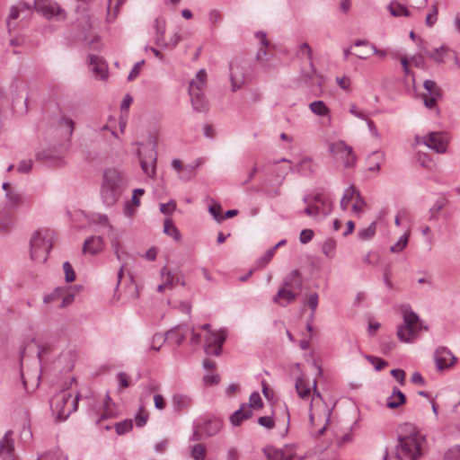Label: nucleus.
<instances>
[{
  "label": "nucleus",
  "instance_id": "obj_1",
  "mask_svg": "<svg viewBox=\"0 0 460 460\" xmlns=\"http://www.w3.org/2000/svg\"><path fill=\"white\" fill-rule=\"evenodd\" d=\"M426 439L411 423H403L397 431V444L394 455L386 451L384 460H418L422 456Z\"/></svg>",
  "mask_w": 460,
  "mask_h": 460
},
{
  "label": "nucleus",
  "instance_id": "obj_2",
  "mask_svg": "<svg viewBox=\"0 0 460 460\" xmlns=\"http://www.w3.org/2000/svg\"><path fill=\"white\" fill-rule=\"evenodd\" d=\"M125 186L126 180L119 171L114 168L105 170L101 191L103 203L108 207L116 204Z\"/></svg>",
  "mask_w": 460,
  "mask_h": 460
},
{
  "label": "nucleus",
  "instance_id": "obj_3",
  "mask_svg": "<svg viewBox=\"0 0 460 460\" xmlns=\"http://www.w3.org/2000/svg\"><path fill=\"white\" fill-rule=\"evenodd\" d=\"M402 312L403 323L398 326L397 337L402 342L411 343L421 332L422 323L419 315L411 309L410 305H403Z\"/></svg>",
  "mask_w": 460,
  "mask_h": 460
},
{
  "label": "nucleus",
  "instance_id": "obj_4",
  "mask_svg": "<svg viewBox=\"0 0 460 460\" xmlns=\"http://www.w3.org/2000/svg\"><path fill=\"white\" fill-rule=\"evenodd\" d=\"M79 395L72 398L67 390H62L50 400V408L58 420H65L73 411H76Z\"/></svg>",
  "mask_w": 460,
  "mask_h": 460
},
{
  "label": "nucleus",
  "instance_id": "obj_5",
  "mask_svg": "<svg viewBox=\"0 0 460 460\" xmlns=\"http://www.w3.org/2000/svg\"><path fill=\"white\" fill-rule=\"evenodd\" d=\"M51 234L49 230L34 232L31 238V258L38 262H45L52 248Z\"/></svg>",
  "mask_w": 460,
  "mask_h": 460
},
{
  "label": "nucleus",
  "instance_id": "obj_6",
  "mask_svg": "<svg viewBox=\"0 0 460 460\" xmlns=\"http://www.w3.org/2000/svg\"><path fill=\"white\" fill-rule=\"evenodd\" d=\"M207 73L204 69H200L194 79L190 83L189 94L193 109L199 112L208 111V102L204 98L202 89L205 85Z\"/></svg>",
  "mask_w": 460,
  "mask_h": 460
},
{
  "label": "nucleus",
  "instance_id": "obj_7",
  "mask_svg": "<svg viewBox=\"0 0 460 460\" xmlns=\"http://www.w3.org/2000/svg\"><path fill=\"white\" fill-rule=\"evenodd\" d=\"M248 62L244 56L239 55L233 58L229 64L230 81L232 91L235 92L245 84Z\"/></svg>",
  "mask_w": 460,
  "mask_h": 460
},
{
  "label": "nucleus",
  "instance_id": "obj_8",
  "mask_svg": "<svg viewBox=\"0 0 460 460\" xmlns=\"http://www.w3.org/2000/svg\"><path fill=\"white\" fill-rule=\"evenodd\" d=\"M33 9L48 20L60 22L66 19V12L52 0H34Z\"/></svg>",
  "mask_w": 460,
  "mask_h": 460
},
{
  "label": "nucleus",
  "instance_id": "obj_9",
  "mask_svg": "<svg viewBox=\"0 0 460 460\" xmlns=\"http://www.w3.org/2000/svg\"><path fill=\"white\" fill-rule=\"evenodd\" d=\"M329 152L338 159H341L345 168H352L355 166L357 156L350 146L344 141L339 140L330 144Z\"/></svg>",
  "mask_w": 460,
  "mask_h": 460
},
{
  "label": "nucleus",
  "instance_id": "obj_10",
  "mask_svg": "<svg viewBox=\"0 0 460 460\" xmlns=\"http://www.w3.org/2000/svg\"><path fill=\"white\" fill-rule=\"evenodd\" d=\"M416 142L425 145L438 154H444L447 151L449 137L445 132H430L424 137H416Z\"/></svg>",
  "mask_w": 460,
  "mask_h": 460
},
{
  "label": "nucleus",
  "instance_id": "obj_11",
  "mask_svg": "<svg viewBox=\"0 0 460 460\" xmlns=\"http://www.w3.org/2000/svg\"><path fill=\"white\" fill-rule=\"evenodd\" d=\"M352 200L354 201L352 205L353 212L356 214H362L364 212L365 207L367 206V203L364 198L361 196L359 190L354 185H350L344 190L340 203L341 208L344 211L347 210L349 202Z\"/></svg>",
  "mask_w": 460,
  "mask_h": 460
},
{
  "label": "nucleus",
  "instance_id": "obj_12",
  "mask_svg": "<svg viewBox=\"0 0 460 460\" xmlns=\"http://www.w3.org/2000/svg\"><path fill=\"white\" fill-rule=\"evenodd\" d=\"M263 453L269 460H303L296 454L294 446H285L283 448L270 446L263 448Z\"/></svg>",
  "mask_w": 460,
  "mask_h": 460
},
{
  "label": "nucleus",
  "instance_id": "obj_13",
  "mask_svg": "<svg viewBox=\"0 0 460 460\" xmlns=\"http://www.w3.org/2000/svg\"><path fill=\"white\" fill-rule=\"evenodd\" d=\"M138 157L140 161V166L143 172L148 177H155L157 160L155 145L154 144L150 148L144 152L138 150Z\"/></svg>",
  "mask_w": 460,
  "mask_h": 460
},
{
  "label": "nucleus",
  "instance_id": "obj_14",
  "mask_svg": "<svg viewBox=\"0 0 460 460\" xmlns=\"http://www.w3.org/2000/svg\"><path fill=\"white\" fill-rule=\"evenodd\" d=\"M425 93L421 94L424 105L429 109L436 107L438 101L442 97L441 89L433 80H425L423 83Z\"/></svg>",
  "mask_w": 460,
  "mask_h": 460
},
{
  "label": "nucleus",
  "instance_id": "obj_15",
  "mask_svg": "<svg viewBox=\"0 0 460 460\" xmlns=\"http://www.w3.org/2000/svg\"><path fill=\"white\" fill-rule=\"evenodd\" d=\"M226 339V333L224 331L210 332L206 338L205 353L207 355L219 356Z\"/></svg>",
  "mask_w": 460,
  "mask_h": 460
},
{
  "label": "nucleus",
  "instance_id": "obj_16",
  "mask_svg": "<svg viewBox=\"0 0 460 460\" xmlns=\"http://www.w3.org/2000/svg\"><path fill=\"white\" fill-rule=\"evenodd\" d=\"M2 188L6 199L5 208L16 209L22 206L23 194L20 190L8 182H4Z\"/></svg>",
  "mask_w": 460,
  "mask_h": 460
},
{
  "label": "nucleus",
  "instance_id": "obj_17",
  "mask_svg": "<svg viewBox=\"0 0 460 460\" xmlns=\"http://www.w3.org/2000/svg\"><path fill=\"white\" fill-rule=\"evenodd\" d=\"M436 367L442 371L452 367L456 358L447 347H438L434 354Z\"/></svg>",
  "mask_w": 460,
  "mask_h": 460
},
{
  "label": "nucleus",
  "instance_id": "obj_18",
  "mask_svg": "<svg viewBox=\"0 0 460 460\" xmlns=\"http://www.w3.org/2000/svg\"><path fill=\"white\" fill-rule=\"evenodd\" d=\"M12 435L13 432L9 430L0 440V457L3 460H17Z\"/></svg>",
  "mask_w": 460,
  "mask_h": 460
},
{
  "label": "nucleus",
  "instance_id": "obj_19",
  "mask_svg": "<svg viewBox=\"0 0 460 460\" xmlns=\"http://www.w3.org/2000/svg\"><path fill=\"white\" fill-rule=\"evenodd\" d=\"M281 287L299 294L303 288V279L300 272L297 270H291L284 278Z\"/></svg>",
  "mask_w": 460,
  "mask_h": 460
},
{
  "label": "nucleus",
  "instance_id": "obj_20",
  "mask_svg": "<svg viewBox=\"0 0 460 460\" xmlns=\"http://www.w3.org/2000/svg\"><path fill=\"white\" fill-rule=\"evenodd\" d=\"M190 333V326L186 323L176 325L167 331L164 335L169 341H174L177 345H181Z\"/></svg>",
  "mask_w": 460,
  "mask_h": 460
},
{
  "label": "nucleus",
  "instance_id": "obj_21",
  "mask_svg": "<svg viewBox=\"0 0 460 460\" xmlns=\"http://www.w3.org/2000/svg\"><path fill=\"white\" fill-rule=\"evenodd\" d=\"M89 67L95 77L101 80H105L108 77L107 66L101 58L91 55L89 58Z\"/></svg>",
  "mask_w": 460,
  "mask_h": 460
},
{
  "label": "nucleus",
  "instance_id": "obj_22",
  "mask_svg": "<svg viewBox=\"0 0 460 460\" xmlns=\"http://www.w3.org/2000/svg\"><path fill=\"white\" fill-rule=\"evenodd\" d=\"M298 295L297 292L280 287L277 294L273 296V302L280 306H287L288 304L294 302Z\"/></svg>",
  "mask_w": 460,
  "mask_h": 460
},
{
  "label": "nucleus",
  "instance_id": "obj_23",
  "mask_svg": "<svg viewBox=\"0 0 460 460\" xmlns=\"http://www.w3.org/2000/svg\"><path fill=\"white\" fill-rule=\"evenodd\" d=\"M104 248V241L102 236H91L86 238L83 245V252L95 255Z\"/></svg>",
  "mask_w": 460,
  "mask_h": 460
},
{
  "label": "nucleus",
  "instance_id": "obj_24",
  "mask_svg": "<svg viewBox=\"0 0 460 460\" xmlns=\"http://www.w3.org/2000/svg\"><path fill=\"white\" fill-rule=\"evenodd\" d=\"M312 199L314 205H319V210L323 214V217H326L332 212L333 203L330 197L317 192L312 195Z\"/></svg>",
  "mask_w": 460,
  "mask_h": 460
},
{
  "label": "nucleus",
  "instance_id": "obj_25",
  "mask_svg": "<svg viewBox=\"0 0 460 460\" xmlns=\"http://www.w3.org/2000/svg\"><path fill=\"white\" fill-rule=\"evenodd\" d=\"M155 43L161 48H167V41L164 39L165 22L158 17L155 20Z\"/></svg>",
  "mask_w": 460,
  "mask_h": 460
},
{
  "label": "nucleus",
  "instance_id": "obj_26",
  "mask_svg": "<svg viewBox=\"0 0 460 460\" xmlns=\"http://www.w3.org/2000/svg\"><path fill=\"white\" fill-rule=\"evenodd\" d=\"M252 415V411L247 408L245 404H243L239 410L230 416V422L233 426H240L243 420H248Z\"/></svg>",
  "mask_w": 460,
  "mask_h": 460
},
{
  "label": "nucleus",
  "instance_id": "obj_27",
  "mask_svg": "<svg viewBox=\"0 0 460 460\" xmlns=\"http://www.w3.org/2000/svg\"><path fill=\"white\" fill-rule=\"evenodd\" d=\"M450 53H454V50L450 49L445 45H442L431 51H427V56L433 59L436 63H443L446 58L450 57Z\"/></svg>",
  "mask_w": 460,
  "mask_h": 460
},
{
  "label": "nucleus",
  "instance_id": "obj_28",
  "mask_svg": "<svg viewBox=\"0 0 460 460\" xmlns=\"http://www.w3.org/2000/svg\"><path fill=\"white\" fill-rule=\"evenodd\" d=\"M14 216L9 208H3L0 210V232H5L13 226Z\"/></svg>",
  "mask_w": 460,
  "mask_h": 460
},
{
  "label": "nucleus",
  "instance_id": "obj_29",
  "mask_svg": "<svg viewBox=\"0 0 460 460\" xmlns=\"http://www.w3.org/2000/svg\"><path fill=\"white\" fill-rule=\"evenodd\" d=\"M172 403L174 411H181L191 405L192 399L184 394H175L172 396Z\"/></svg>",
  "mask_w": 460,
  "mask_h": 460
},
{
  "label": "nucleus",
  "instance_id": "obj_30",
  "mask_svg": "<svg viewBox=\"0 0 460 460\" xmlns=\"http://www.w3.org/2000/svg\"><path fill=\"white\" fill-rule=\"evenodd\" d=\"M406 402V396L397 387L393 388L392 394L387 398L386 406L389 409H396Z\"/></svg>",
  "mask_w": 460,
  "mask_h": 460
},
{
  "label": "nucleus",
  "instance_id": "obj_31",
  "mask_svg": "<svg viewBox=\"0 0 460 460\" xmlns=\"http://www.w3.org/2000/svg\"><path fill=\"white\" fill-rule=\"evenodd\" d=\"M385 160V154L381 151H374L367 157V170L377 172L381 168V164Z\"/></svg>",
  "mask_w": 460,
  "mask_h": 460
},
{
  "label": "nucleus",
  "instance_id": "obj_32",
  "mask_svg": "<svg viewBox=\"0 0 460 460\" xmlns=\"http://www.w3.org/2000/svg\"><path fill=\"white\" fill-rule=\"evenodd\" d=\"M316 70L313 59L308 60V63L301 69V80L307 85H313Z\"/></svg>",
  "mask_w": 460,
  "mask_h": 460
},
{
  "label": "nucleus",
  "instance_id": "obj_33",
  "mask_svg": "<svg viewBox=\"0 0 460 460\" xmlns=\"http://www.w3.org/2000/svg\"><path fill=\"white\" fill-rule=\"evenodd\" d=\"M202 164V160L198 158L191 164L184 165L182 172H181L180 179L182 181H190L196 173V170Z\"/></svg>",
  "mask_w": 460,
  "mask_h": 460
},
{
  "label": "nucleus",
  "instance_id": "obj_34",
  "mask_svg": "<svg viewBox=\"0 0 460 460\" xmlns=\"http://www.w3.org/2000/svg\"><path fill=\"white\" fill-rule=\"evenodd\" d=\"M222 428V422L218 419H212L207 420L202 426V430L208 437H212L217 434Z\"/></svg>",
  "mask_w": 460,
  "mask_h": 460
},
{
  "label": "nucleus",
  "instance_id": "obj_35",
  "mask_svg": "<svg viewBox=\"0 0 460 460\" xmlns=\"http://www.w3.org/2000/svg\"><path fill=\"white\" fill-rule=\"evenodd\" d=\"M295 386L300 398H309L311 394V388L309 386V384L302 376H298L296 379Z\"/></svg>",
  "mask_w": 460,
  "mask_h": 460
},
{
  "label": "nucleus",
  "instance_id": "obj_36",
  "mask_svg": "<svg viewBox=\"0 0 460 460\" xmlns=\"http://www.w3.org/2000/svg\"><path fill=\"white\" fill-rule=\"evenodd\" d=\"M310 111L320 117L328 116L330 114V109L323 101H314L309 104Z\"/></svg>",
  "mask_w": 460,
  "mask_h": 460
},
{
  "label": "nucleus",
  "instance_id": "obj_37",
  "mask_svg": "<svg viewBox=\"0 0 460 460\" xmlns=\"http://www.w3.org/2000/svg\"><path fill=\"white\" fill-rule=\"evenodd\" d=\"M388 9L393 16H409L410 13L408 9L396 1H393L389 4Z\"/></svg>",
  "mask_w": 460,
  "mask_h": 460
},
{
  "label": "nucleus",
  "instance_id": "obj_38",
  "mask_svg": "<svg viewBox=\"0 0 460 460\" xmlns=\"http://www.w3.org/2000/svg\"><path fill=\"white\" fill-rule=\"evenodd\" d=\"M164 232L167 235L172 236L175 241H179L181 239L180 232L170 218L164 220Z\"/></svg>",
  "mask_w": 460,
  "mask_h": 460
},
{
  "label": "nucleus",
  "instance_id": "obj_39",
  "mask_svg": "<svg viewBox=\"0 0 460 460\" xmlns=\"http://www.w3.org/2000/svg\"><path fill=\"white\" fill-rule=\"evenodd\" d=\"M161 273L164 278V282L168 288H172L176 283H180L181 278L176 276L175 273L167 270L166 268H163Z\"/></svg>",
  "mask_w": 460,
  "mask_h": 460
},
{
  "label": "nucleus",
  "instance_id": "obj_40",
  "mask_svg": "<svg viewBox=\"0 0 460 460\" xmlns=\"http://www.w3.org/2000/svg\"><path fill=\"white\" fill-rule=\"evenodd\" d=\"M376 232V222H372L367 228L358 233V238L362 241L371 240Z\"/></svg>",
  "mask_w": 460,
  "mask_h": 460
},
{
  "label": "nucleus",
  "instance_id": "obj_41",
  "mask_svg": "<svg viewBox=\"0 0 460 460\" xmlns=\"http://www.w3.org/2000/svg\"><path fill=\"white\" fill-rule=\"evenodd\" d=\"M206 447L203 444H196L190 447V456L194 460H204L206 457Z\"/></svg>",
  "mask_w": 460,
  "mask_h": 460
},
{
  "label": "nucleus",
  "instance_id": "obj_42",
  "mask_svg": "<svg viewBox=\"0 0 460 460\" xmlns=\"http://www.w3.org/2000/svg\"><path fill=\"white\" fill-rule=\"evenodd\" d=\"M354 46L359 47V46H366L369 47L372 50L373 54L377 55L380 58H385L386 56V51L383 49H378L376 48L375 45L370 44L367 40H358L354 42Z\"/></svg>",
  "mask_w": 460,
  "mask_h": 460
},
{
  "label": "nucleus",
  "instance_id": "obj_43",
  "mask_svg": "<svg viewBox=\"0 0 460 460\" xmlns=\"http://www.w3.org/2000/svg\"><path fill=\"white\" fill-rule=\"evenodd\" d=\"M38 460H67V458L59 450H54L40 455Z\"/></svg>",
  "mask_w": 460,
  "mask_h": 460
},
{
  "label": "nucleus",
  "instance_id": "obj_44",
  "mask_svg": "<svg viewBox=\"0 0 460 460\" xmlns=\"http://www.w3.org/2000/svg\"><path fill=\"white\" fill-rule=\"evenodd\" d=\"M408 242H409V234L405 233L399 238V240L397 241L396 243H394V245H392L390 247V251L392 252H400L407 246Z\"/></svg>",
  "mask_w": 460,
  "mask_h": 460
},
{
  "label": "nucleus",
  "instance_id": "obj_45",
  "mask_svg": "<svg viewBox=\"0 0 460 460\" xmlns=\"http://www.w3.org/2000/svg\"><path fill=\"white\" fill-rule=\"evenodd\" d=\"M110 239L111 247L113 248L114 254L116 255L117 259L119 261H123L125 252L122 251V248L119 242V238L115 235H111L110 236Z\"/></svg>",
  "mask_w": 460,
  "mask_h": 460
},
{
  "label": "nucleus",
  "instance_id": "obj_46",
  "mask_svg": "<svg viewBox=\"0 0 460 460\" xmlns=\"http://www.w3.org/2000/svg\"><path fill=\"white\" fill-rule=\"evenodd\" d=\"M208 212L217 222H221L224 219L222 215V208L219 203H215L208 207Z\"/></svg>",
  "mask_w": 460,
  "mask_h": 460
},
{
  "label": "nucleus",
  "instance_id": "obj_47",
  "mask_svg": "<svg viewBox=\"0 0 460 460\" xmlns=\"http://www.w3.org/2000/svg\"><path fill=\"white\" fill-rule=\"evenodd\" d=\"M366 358L374 366L376 371L382 370L388 365V363L385 360L377 357L367 355L366 356Z\"/></svg>",
  "mask_w": 460,
  "mask_h": 460
},
{
  "label": "nucleus",
  "instance_id": "obj_48",
  "mask_svg": "<svg viewBox=\"0 0 460 460\" xmlns=\"http://www.w3.org/2000/svg\"><path fill=\"white\" fill-rule=\"evenodd\" d=\"M250 403L249 406H246L247 408H261L263 405L262 400L261 398V395L258 392H253L249 398Z\"/></svg>",
  "mask_w": 460,
  "mask_h": 460
},
{
  "label": "nucleus",
  "instance_id": "obj_49",
  "mask_svg": "<svg viewBox=\"0 0 460 460\" xmlns=\"http://www.w3.org/2000/svg\"><path fill=\"white\" fill-rule=\"evenodd\" d=\"M306 304H307V305L312 310V313L310 314V321H313V318H314V312H315V310L317 308V305H318V295H317V293H313V294L309 295V296L307 297V300H306Z\"/></svg>",
  "mask_w": 460,
  "mask_h": 460
},
{
  "label": "nucleus",
  "instance_id": "obj_50",
  "mask_svg": "<svg viewBox=\"0 0 460 460\" xmlns=\"http://www.w3.org/2000/svg\"><path fill=\"white\" fill-rule=\"evenodd\" d=\"M276 252V247H272L267 251V252L259 259L257 264L259 268L265 267L269 261L272 259Z\"/></svg>",
  "mask_w": 460,
  "mask_h": 460
},
{
  "label": "nucleus",
  "instance_id": "obj_51",
  "mask_svg": "<svg viewBox=\"0 0 460 460\" xmlns=\"http://www.w3.org/2000/svg\"><path fill=\"white\" fill-rule=\"evenodd\" d=\"M132 420H124L117 423L115 426V429L119 435H122L129 431L132 429Z\"/></svg>",
  "mask_w": 460,
  "mask_h": 460
},
{
  "label": "nucleus",
  "instance_id": "obj_52",
  "mask_svg": "<svg viewBox=\"0 0 460 460\" xmlns=\"http://www.w3.org/2000/svg\"><path fill=\"white\" fill-rule=\"evenodd\" d=\"M59 124L61 127L66 128V131L67 135H69V136L72 135L73 130H74V121L72 120L71 118H69L66 115H63L60 118Z\"/></svg>",
  "mask_w": 460,
  "mask_h": 460
},
{
  "label": "nucleus",
  "instance_id": "obj_53",
  "mask_svg": "<svg viewBox=\"0 0 460 460\" xmlns=\"http://www.w3.org/2000/svg\"><path fill=\"white\" fill-rule=\"evenodd\" d=\"M444 200L443 199H438L434 205L430 208L429 213H430V219H437L438 217V214L440 210L444 208Z\"/></svg>",
  "mask_w": 460,
  "mask_h": 460
},
{
  "label": "nucleus",
  "instance_id": "obj_54",
  "mask_svg": "<svg viewBox=\"0 0 460 460\" xmlns=\"http://www.w3.org/2000/svg\"><path fill=\"white\" fill-rule=\"evenodd\" d=\"M65 279L66 282H73L75 279V273L68 261L63 263Z\"/></svg>",
  "mask_w": 460,
  "mask_h": 460
},
{
  "label": "nucleus",
  "instance_id": "obj_55",
  "mask_svg": "<svg viewBox=\"0 0 460 460\" xmlns=\"http://www.w3.org/2000/svg\"><path fill=\"white\" fill-rule=\"evenodd\" d=\"M438 16V6L437 4H433L431 6L430 13L427 15L425 22L428 27H432L436 21Z\"/></svg>",
  "mask_w": 460,
  "mask_h": 460
},
{
  "label": "nucleus",
  "instance_id": "obj_56",
  "mask_svg": "<svg viewBox=\"0 0 460 460\" xmlns=\"http://www.w3.org/2000/svg\"><path fill=\"white\" fill-rule=\"evenodd\" d=\"M304 213L305 215H307L308 217H323V214L321 213V211L319 210V205H314V203L313 204H309L304 210Z\"/></svg>",
  "mask_w": 460,
  "mask_h": 460
},
{
  "label": "nucleus",
  "instance_id": "obj_57",
  "mask_svg": "<svg viewBox=\"0 0 460 460\" xmlns=\"http://www.w3.org/2000/svg\"><path fill=\"white\" fill-rule=\"evenodd\" d=\"M18 11L21 13L22 19H27L31 13V6L27 3L21 2L17 4Z\"/></svg>",
  "mask_w": 460,
  "mask_h": 460
},
{
  "label": "nucleus",
  "instance_id": "obj_58",
  "mask_svg": "<svg viewBox=\"0 0 460 460\" xmlns=\"http://www.w3.org/2000/svg\"><path fill=\"white\" fill-rule=\"evenodd\" d=\"M446 460H460V446H455L445 454Z\"/></svg>",
  "mask_w": 460,
  "mask_h": 460
},
{
  "label": "nucleus",
  "instance_id": "obj_59",
  "mask_svg": "<svg viewBox=\"0 0 460 460\" xmlns=\"http://www.w3.org/2000/svg\"><path fill=\"white\" fill-rule=\"evenodd\" d=\"M176 209V203L174 200H170L168 203L160 204V212L164 215H171Z\"/></svg>",
  "mask_w": 460,
  "mask_h": 460
},
{
  "label": "nucleus",
  "instance_id": "obj_60",
  "mask_svg": "<svg viewBox=\"0 0 460 460\" xmlns=\"http://www.w3.org/2000/svg\"><path fill=\"white\" fill-rule=\"evenodd\" d=\"M411 61L417 68L426 69V61L421 53H418L411 58Z\"/></svg>",
  "mask_w": 460,
  "mask_h": 460
},
{
  "label": "nucleus",
  "instance_id": "obj_61",
  "mask_svg": "<svg viewBox=\"0 0 460 460\" xmlns=\"http://www.w3.org/2000/svg\"><path fill=\"white\" fill-rule=\"evenodd\" d=\"M144 63H145V61L141 60L135 64V66H133V68L131 69V71L129 72V74L128 75V81H133L134 79H136L138 76L141 66L144 65Z\"/></svg>",
  "mask_w": 460,
  "mask_h": 460
},
{
  "label": "nucleus",
  "instance_id": "obj_62",
  "mask_svg": "<svg viewBox=\"0 0 460 460\" xmlns=\"http://www.w3.org/2000/svg\"><path fill=\"white\" fill-rule=\"evenodd\" d=\"M314 237V231L311 229H304L301 231L299 235L300 243L305 244L308 243Z\"/></svg>",
  "mask_w": 460,
  "mask_h": 460
},
{
  "label": "nucleus",
  "instance_id": "obj_63",
  "mask_svg": "<svg viewBox=\"0 0 460 460\" xmlns=\"http://www.w3.org/2000/svg\"><path fill=\"white\" fill-rule=\"evenodd\" d=\"M334 248H335V242L333 240H327L326 242H324V243L323 245V252L326 256L332 257Z\"/></svg>",
  "mask_w": 460,
  "mask_h": 460
},
{
  "label": "nucleus",
  "instance_id": "obj_64",
  "mask_svg": "<svg viewBox=\"0 0 460 460\" xmlns=\"http://www.w3.org/2000/svg\"><path fill=\"white\" fill-rule=\"evenodd\" d=\"M392 376L399 382L400 385H403L405 381V372L400 368H394L391 370Z\"/></svg>",
  "mask_w": 460,
  "mask_h": 460
}]
</instances>
